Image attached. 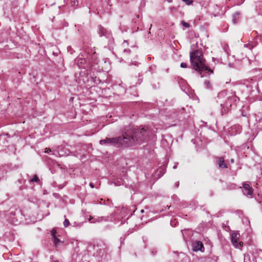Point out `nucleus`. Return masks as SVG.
Wrapping results in <instances>:
<instances>
[{
    "label": "nucleus",
    "instance_id": "aec40b11",
    "mask_svg": "<svg viewBox=\"0 0 262 262\" xmlns=\"http://www.w3.org/2000/svg\"><path fill=\"white\" fill-rule=\"evenodd\" d=\"M45 152L46 153H50V152H51V149L50 148H46L45 149Z\"/></svg>",
    "mask_w": 262,
    "mask_h": 262
},
{
    "label": "nucleus",
    "instance_id": "9d476101",
    "mask_svg": "<svg viewBox=\"0 0 262 262\" xmlns=\"http://www.w3.org/2000/svg\"><path fill=\"white\" fill-rule=\"evenodd\" d=\"M76 61L80 68L82 69H86L88 68V65L84 63L85 59L78 57L77 58Z\"/></svg>",
    "mask_w": 262,
    "mask_h": 262
},
{
    "label": "nucleus",
    "instance_id": "a878e982",
    "mask_svg": "<svg viewBox=\"0 0 262 262\" xmlns=\"http://www.w3.org/2000/svg\"><path fill=\"white\" fill-rule=\"evenodd\" d=\"M177 164H175V165L173 166V169H176V168H177Z\"/></svg>",
    "mask_w": 262,
    "mask_h": 262
},
{
    "label": "nucleus",
    "instance_id": "c85d7f7f",
    "mask_svg": "<svg viewBox=\"0 0 262 262\" xmlns=\"http://www.w3.org/2000/svg\"><path fill=\"white\" fill-rule=\"evenodd\" d=\"M242 115H243V116H246V115H245V114H244V113H243Z\"/></svg>",
    "mask_w": 262,
    "mask_h": 262
},
{
    "label": "nucleus",
    "instance_id": "f8f14e48",
    "mask_svg": "<svg viewBox=\"0 0 262 262\" xmlns=\"http://www.w3.org/2000/svg\"><path fill=\"white\" fill-rule=\"evenodd\" d=\"M52 238H53V242H54L55 245L56 246H57L58 245H59L60 243V241L56 236H55Z\"/></svg>",
    "mask_w": 262,
    "mask_h": 262
},
{
    "label": "nucleus",
    "instance_id": "2eb2a0df",
    "mask_svg": "<svg viewBox=\"0 0 262 262\" xmlns=\"http://www.w3.org/2000/svg\"><path fill=\"white\" fill-rule=\"evenodd\" d=\"M30 181L38 182L39 181V179L36 175H34L33 178L31 179Z\"/></svg>",
    "mask_w": 262,
    "mask_h": 262
},
{
    "label": "nucleus",
    "instance_id": "f257e3e1",
    "mask_svg": "<svg viewBox=\"0 0 262 262\" xmlns=\"http://www.w3.org/2000/svg\"><path fill=\"white\" fill-rule=\"evenodd\" d=\"M150 132L145 128H138L129 126L124 127L122 136L115 138H106L101 140L99 143L104 145H122L133 146L139 144L148 139Z\"/></svg>",
    "mask_w": 262,
    "mask_h": 262
},
{
    "label": "nucleus",
    "instance_id": "dca6fc26",
    "mask_svg": "<svg viewBox=\"0 0 262 262\" xmlns=\"http://www.w3.org/2000/svg\"><path fill=\"white\" fill-rule=\"evenodd\" d=\"M181 24L183 26L187 28L190 27L189 24L188 23L185 22L184 20H182L181 21Z\"/></svg>",
    "mask_w": 262,
    "mask_h": 262
},
{
    "label": "nucleus",
    "instance_id": "4be33fe9",
    "mask_svg": "<svg viewBox=\"0 0 262 262\" xmlns=\"http://www.w3.org/2000/svg\"><path fill=\"white\" fill-rule=\"evenodd\" d=\"M73 226H75V227H77V226H81V224L79 223V224H78L76 222H74L73 223Z\"/></svg>",
    "mask_w": 262,
    "mask_h": 262
},
{
    "label": "nucleus",
    "instance_id": "20e7f679",
    "mask_svg": "<svg viewBox=\"0 0 262 262\" xmlns=\"http://www.w3.org/2000/svg\"><path fill=\"white\" fill-rule=\"evenodd\" d=\"M239 234L236 232H233L231 235V239L232 243L235 248H241L243 246V242H239Z\"/></svg>",
    "mask_w": 262,
    "mask_h": 262
},
{
    "label": "nucleus",
    "instance_id": "f03ea898",
    "mask_svg": "<svg viewBox=\"0 0 262 262\" xmlns=\"http://www.w3.org/2000/svg\"><path fill=\"white\" fill-rule=\"evenodd\" d=\"M239 100L235 92H228L224 90L219 93L216 101L220 104L221 115L227 113L232 106H236Z\"/></svg>",
    "mask_w": 262,
    "mask_h": 262
},
{
    "label": "nucleus",
    "instance_id": "2f4dec72",
    "mask_svg": "<svg viewBox=\"0 0 262 262\" xmlns=\"http://www.w3.org/2000/svg\"><path fill=\"white\" fill-rule=\"evenodd\" d=\"M171 0H168L169 2H171Z\"/></svg>",
    "mask_w": 262,
    "mask_h": 262
},
{
    "label": "nucleus",
    "instance_id": "bb28decb",
    "mask_svg": "<svg viewBox=\"0 0 262 262\" xmlns=\"http://www.w3.org/2000/svg\"><path fill=\"white\" fill-rule=\"evenodd\" d=\"M233 21L234 24H236L237 23L236 21V19L235 18H234L233 19Z\"/></svg>",
    "mask_w": 262,
    "mask_h": 262
},
{
    "label": "nucleus",
    "instance_id": "39448f33",
    "mask_svg": "<svg viewBox=\"0 0 262 262\" xmlns=\"http://www.w3.org/2000/svg\"><path fill=\"white\" fill-rule=\"evenodd\" d=\"M98 33L100 36H104L107 38H109L111 36L110 31L107 30L101 25L98 26Z\"/></svg>",
    "mask_w": 262,
    "mask_h": 262
},
{
    "label": "nucleus",
    "instance_id": "6ab92c4d",
    "mask_svg": "<svg viewBox=\"0 0 262 262\" xmlns=\"http://www.w3.org/2000/svg\"><path fill=\"white\" fill-rule=\"evenodd\" d=\"M187 67V64L185 62H182L181 63V67L183 68H186Z\"/></svg>",
    "mask_w": 262,
    "mask_h": 262
},
{
    "label": "nucleus",
    "instance_id": "7ed1b4c3",
    "mask_svg": "<svg viewBox=\"0 0 262 262\" xmlns=\"http://www.w3.org/2000/svg\"><path fill=\"white\" fill-rule=\"evenodd\" d=\"M190 59L192 68L196 71L201 73L205 72L208 75L213 73V71L207 68L205 65V60L204 59L202 51L196 50L190 53Z\"/></svg>",
    "mask_w": 262,
    "mask_h": 262
},
{
    "label": "nucleus",
    "instance_id": "b1692460",
    "mask_svg": "<svg viewBox=\"0 0 262 262\" xmlns=\"http://www.w3.org/2000/svg\"><path fill=\"white\" fill-rule=\"evenodd\" d=\"M90 186L92 188H94V184H93L92 183H90Z\"/></svg>",
    "mask_w": 262,
    "mask_h": 262
},
{
    "label": "nucleus",
    "instance_id": "4468645a",
    "mask_svg": "<svg viewBox=\"0 0 262 262\" xmlns=\"http://www.w3.org/2000/svg\"><path fill=\"white\" fill-rule=\"evenodd\" d=\"M245 0H234V3L236 5H242Z\"/></svg>",
    "mask_w": 262,
    "mask_h": 262
},
{
    "label": "nucleus",
    "instance_id": "a211bd4d",
    "mask_svg": "<svg viewBox=\"0 0 262 262\" xmlns=\"http://www.w3.org/2000/svg\"><path fill=\"white\" fill-rule=\"evenodd\" d=\"M56 230L55 229H53L51 231V235H52V237L56 236Z\"/></svg>",
    "mask_w": 262,
    "mask_h": 262
},
{
    "label": "nucleus",
    "instance_id": "393cba45",
    "mask_svg": "<svg viewBox=\"0 0 262 262\" xmlns=\"http://www.w3.org/2000/svg\"><path fill=\"white\" fill-rule=\"evenodd\" d=\"M179 182H177L176 183V187H178L179 186Z\"/></svg>",
    "mask_w": 262,
    "mask_h": 262
},
{
    "label": "nucleus",
    "instance_id": "f3484780",
    "mask_svg": "<svg viewBox=\"0 0 262 262\" xmlns=\"http://www.w3.org/2000/svg\"><path fill=\"white\" fill-rule=\"evenodd\" d=\"M204 84L205 85V86H206L207 88H211V84L209 82V81H204Z\"/></svg>",
    "mask_w": 262,
    "mask_h": 262
},
{
    "label": "nucleus",
    "instance_id": "9b49d317",
    "mask_svg": "<svg viewBox=\"0 0 262 262\" xmlns=\"http://www.w3.org/2000/svg\"><path fill=\"white\" fill-rule=\"evenodd\" d=\"M255 46L256 44L255 43H252L245 44L244 47L245 48H248L249 49L252 50Z\"/></svg>",
    "mask_w": 262,
    "mask_h": 262
},
{
    "label": "nucleus",
    "instance_id": "cd10ccee",
    "mask_svg": "<svg viewBox=\"0 0 262 262\" xmlns=\"http://www.w3.org/2000/svg\"><path fill=\"white\" fill-rule=\"evenodd\" d=\"M250 81H251L252 83H253V79H250Z\"/></svg>",
    "mask_w": 262,
    "mask_h": 262
},
{
    "label": "nucleus",
    "instance_id": "412c9836",
    "mask_svg": "<svg viewBox=\"0 0 262 262\" xmlns=\"http://www.w3.org/2000/svg\"><path fill=\"white\" fill-rule=\"evenodd\" d=\"M124 53H127V54H129L130 52V50L128 49H124V51H123Z\"/></svg>",
    "mask_w": 262,
    "mask_h": 262
},
{
    "label": "nucleus",
    "instance_id": "1a4fd4ad",
    "mask_svg": "<svg viewBox=\"0 0 262 262\" xmlns=\"http://www.w3.org/2000/svg\"><path fill=\"white\" fill-rule=\"evenodd\" d=\"M216 163L220 168H226L227 165L225 163L224 159L222 157H218L216 158Z\"/></svg>",
    "mask_w": 262,
    "mask_h": 262
},
{
    "label": "nucleus",
    "instance_id": "6e6552de",
    "mask_svg": "<svg viewBox=\"0 0 262 262\" xmlns=\"http://www.w3.org/2000/svg\"><path fill=\"white\" fill-rule=\"evenodd\" d=\"M193 250L194 251H204V247L203 243L201 242L197 241L195 242L193 245Z\"/></svg>",
    "mask_w": 262,
    "mask_h": 262
},
{
    "label": "nucleus",
    "instance_id": "423d86ee",
    "mask_svg": "<svg viewBox=\"0 0 262 262\" xmlns=\"http://www.w3.org/2000/svg\"><path fill=\"white\" fill-rule=\"evenodd\" d=\"M243 192L245 195L251 196L253 193V189L248 184L244 183L243 184Z\"/></svg>",
    "mask_w": 262,
    "mask_h": 262
},
{
    "label": "nucleus",
    "instance_id": "7c9ffc66",
    "mask_svg": "<svg viewBox=\"0 0 262 262\" xmlns=\"http://www.w3.org/2000/svg\"><path fill=\"white\" fill-rule=\"evenodd\" d=\"M247 86H249V87H252V85H247Z\"/></svg>",
    "mask_w": 262,
    "mask_h": 262
},
{
    "label": "nucleus",
    "instance_id": "0eeeda50",
    "mask_svg": "<svg viewBox=\"0 0 262 262\" xmlns=\"http://www.w3.org/2000/svg\"><path fill=\"white\" fill-rule=\"evenodd\" d=\"M108 220V216H99L96 218L91 217L89 221L91 223H100L102 222H106Z\"/></svg>",
    "mask_w": 262,
    "mask_h": 262
},
{
    "label": "nucleus",
    "instance_id": "c756f323",
    "mask_svg": "<svg viewBox=\"0 0 262 262\" xmlns=\"http://www.w3.org/2000/svg\"><path fill=\"white\" fill-rule=\"evenodd\" d=\"M95 55H93V58H95Z\"/></svg>",
    "mask_w": 262,
    "mask_h": 262
},
{
    "label": "nucleus",
    "instance_id": "ddd939ff",
    "mask_svg": "<svg viewBox=\"0 0 262 262\" xmlns=\"http://www.w3.org/2000/svg\"><path fill=\"white\" fill-rule=\"evenodd\" d=\"M70 223L68 219H65L64 222H63V226L64 227H68L69 226H70Z\"/></svg>",
    "mask_w": 262,
    "mask_h": 262
},
{
    "label": "nucleus",
    "instance_id": "5701e85b",
    "mask_svg": "<svg viewBox=\"0 0 262 262\" xmlns=\"http://www.w3.org/2000/svg\"><path fill=\"white\" fill-rule=\"evenodd\" d=\"M125 43H126L127 46H128V42H127V40H124V42H123V44H122V46H123V47H125Z\"/></svg>",
    "mask_w": 262,
    "mask_h": 262
}]
</instances>
